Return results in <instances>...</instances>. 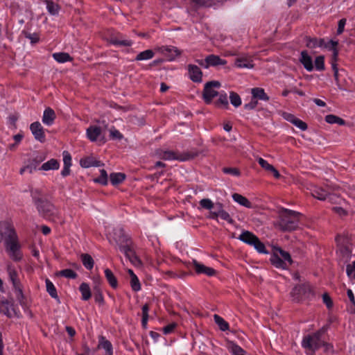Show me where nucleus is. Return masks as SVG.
<instances>
[{"instance_id":"nucleus-1","label":"nucleus","mask_w":355,"mask_h":355,"mask_svg":"<svg viewBox=\"0 0 355 355\" xmlns=\"http://www.w3.org/2000/svg\"><path fill=\"white\" fill-rule=\"evenodd\" d=\"M4 241L6 251L14 261L22 258L18 237L10 220L0 221V242Z\"/></svg>"},{"instance_id":"nucleus-2","label":"nucleus","mask_w":355,"mask_h":355,"mask_svg":"<svg viewBox=\"0 0 355 355\" xmlns=\"http://www.w3.org/2000/svg\"><path fill=\"white\" fill-rule=\"evenodd\" d=\"M300 215V213L297 211L284 209L279 222V228L285 231L295 230L298 225Z\"/></svg>"},{"instance_id":"nucleus-3","label":"nucleus","mask_w":355,"mask_h":355,"mask_svg":"<svg viewBox=\"0 0 355 355\" xmlns=\"http://www.w3.org/2000/svg\"><path fill=\"white\" fill-rule=\"evenodd\" d=\"M337 254L343 260L347 261L352 254V244L350 238L347 234L338 235L336 239Z\"/></svg>"},{"instance_id":"nucleus-4","label":"nucleus","mask_w":355,"mask_h":355,"mask_svg":"<svg viewBox=\"0 0 355 355\" xmlns=\"http://www.w3.org/2000/svg\"><path fill=\"white\" fill-rule=\"evenodd\" d=\"M320 332L318 331L304 337L302 341V346L308 354L313 353L323 344V341L320 338Z\"/></svg>"},{"instance_id":"nucleus-5","label":"nucleus","mask_w":355,"mask_h":355,"mask_svg":"<svg viewBox=\"0 0 355 355\" xmlns=\"http://www.w3.org/2000/svg\"><path fill=\"white\" fill-rule=\"evenodd\" d=\"M220 86V83L217 80L210 81L205 85L202 96L206 103H211L212 100L220 93L218 91Z\"/></svg>"},{"instance_id":"nucleus-6","label":"nucleus","mask_w":355,"mask_h":355,"mask_svg":"<svg viewBox=\"0 0 355 355\" xmlns=\"http://www.w3.org/2000/svg\"><path fill=\"white\" fill-rule=\"evenodd\" d=\"M338 44V41L335 40H329L328 42H325L324 40H311L308 44V46L311 47L319 46L322 48H324L329 51L333 52V58L336 60L338 55V51L337 49V46Z\"/></svg>"},{"instance_id":"nucleus-7","label":"nucleus","mask_w":355,"mask_h":355,"mask_svg":"<svg viewBox=\"0 0 355 355\" xmlns=\"http://www.w3.org/2000/svg\"><path fill=\"white\" fill-rule=\"evenodd\" d=\"M36 207L41 214L45 217L55 216L58 213L57 209L51 202L45 200H36Z\"/></svg>"},{"instance_id":"nucleus-8","label":"nucleus","mask_w":355,"mask_h":355,"mask_svg":"<svg viewBox=\"0 0 355 355\" xmlns=\"http://www.w3.org/2000/svg\"><path fill=\"white\" fill-rule=\"evenodd\" d=\"M198 63L205 69H208L210 67H216L219 65H225L227 61L221 59L219 56L211 54L207 56L205 60H198Z\"/></svg>"},{"instance_id":"nucleus-9","label":"nucleus","mask_w":355,"mask_h":355,"mask_svg":"<svg viewBox=\"0 0 355 355\" xmlns=\"http://www.w3.org/2000/svg\"><path fill=\"white\" fill-rule=\"evenodd\" d=\"M86 135L88 139L92 142H98L100 144L105 142L101 128L96 125L89 127L86 130Z\"/></svg>"},{"instance_id":"nucleus-10","label":"nucleus","mask_w":355,"mask_h":355,"mask_svg":"<svg viewBox=\"0 0 355 355\" xmlns=\"http://www.w3.org/2000/svg\"><path fill=\"white\" fill-rule=\"evenodd\" d=\"M209 217L213 219L220 217L230 224L234 223V220L232 218L230 215L225 210H224L223 205L220 202L216 204V209L211 211Z\"/></svg>"},{"instance_id":"nucleus-11","label":"nucleus","mask_w":355,"mask_h":355,"mask_svg":"<svg viewBox=\"0 0 355 355\" xmlns=\"http://www.w3.org/2000/svg\"><path fill=\"white\" fill-rule=\"evenodd\" d=\"M8 272L9 275L10 279L11 280L12 285L15 288V292L17 293V296L19 300L24 299V294L22 291V286L20 284L19 280L17 278V273L16 270L11 268L8 267Z\"/></svg>"},{"instance_id":"nucleus-12","label":"nucleus","mask_w":355,"mask_h":355,"mask_svg":"<svg viewBox=\"0 0 355 355\" xmlns=\"http://www.w3.org/2000/svg\"><path fill=\"white\" fill-rule=\"evenodd\" d=\"M234 66L240 69H252L254 67L252 57L249 54H242L236 59Z\"/></svg>"},{"instance_id":"nucleus-13","label":"nucleus","mask_w":355,"mask_h":355,"mask_svg":"<svg viewBox=\"0 0 355 355\" xmlns=\"http://www.w3.org/2000/svg\"><path fill=\"white\" fill-rule=\"evenodd\" d=\"M157 153L161 159L164 160L185 161L187 159V156L171 150H159Z\"/></svg>"},{"instance_id":"nucleus-14","label":"nucleus","mask_w":355,"mask_h":355,"mask_svg":"<svg viewBox=\"0 0 355 355\" xmlns=\"http://www.w3.org/2000/svg\"><path fill=\"white\" fill-rule=\"evenodd\" d=\"M157 50L161 52L163 55L167 57L168 60L170 61L173 60L175 58L179 56L181 52L175 46H162L157 48Z\"/></svg>"},{"instance_id":"nucleus-15","label":"nucleus","mask_w":355,"mask_h":355,"mask_svg":"<svg viewBox=\"0 0 355 355\" xmlns=\"http://www.w3.org/2000/svg\"><path fill=\"white\" fill-rule=\"evenodd\" d=\"M329 199L331 201L335 200L338 202L340 206L334 207L333 211L340 216H345L347 214V211L344 205H346V202L344 199L340 198L339 197L335 196H330Z\"/></svg>"},{"instance_id":"nucleus-16","label":"nucleus","mask_w":355,"mask_h":355,"mask_svg":"<svg viewBox=\"0 0 355 355\" xmlns=\"http://www.w3.org/2000/svg\"><path fill=\"white\" fill-rule=\"evenodd\" d=\"M30 130L33 135L35 139L40 142L44 141L45 135L44 132V129L40 122H34L31 124Z\"/></svg>"},{"instance_id":"nucleus-17","label":"nucleus","mask_w":355,"mask_h":355,"mask_svg":"<svg viewBox=\"0 0 355 355\" xmlns=\"http://www.w3.org/2000/svg\"><path fill=\"white\" fill-rule=\"evenodd\" d=\"M0 312L8 317L15 315L13 304L3 297H0Z\"/></svg>"},{"instance_id":"nucleus-18","label":"nucleus","mask_w":355,"mask_h":355,"mask_svg":"<svg viewBox=\"0 0 355 355\" xmlns=\"http://www.w3.org/2000/svg\"><path fill=\"white\" fill-rule=\"evenodd\" d=\"M188 73L190 79L195 83H201L202 81V72L200 69L193 64L188 65Z\"/></svg>"},{"instance_id":"nucleus-19","label":"nucleus","mask_w":355,"mask_h":355,"mask_svg":"<svg viewBox=\"0 0 355 355\" xmlns=\"http://www.w3.org/2000/svg\"><path fill=\"white\" fill-rule=\"evenodd\" d=\"M193 264L194 269L198 274H205L209 277L214 276L216 274V270L214 268L206 266L196 260L193 261Z\"/></svg>"},{"instance_id":"nucleus-20","label":"nucleus","mask_w":355,"mask_h":355,"mask_svg":"<svg viewBox=\"0 0 355 355\" xmlns=\"http://www.w3.org/2000/svg\"><path fill=\"white\" fill-rule=\"evenodd\" d=\"M193 264L194 269L198 274H205L209 277L214 276L216 274V270L214 268L206 266L196 260L193 261Z\"/></svg>"},{"instance_id":"nucleus-21","label":"nucleus","mask_w":355,"mask_h":355,"mask_svg":"<svg viewBox=\"0 0 355 355\" xmlns=\"http://www.w3.org/2000/svg\"><path fill=\"white\" fill-rule=\"evenodd\" d=\"M272 264L277 268L286 269L291 265L288 262L279 257V254L275 251L270 257Z\"/></svg>"},{"instance_id":"nucleus-22","label":"nucleus","mask_w":355,"mask_h":355,"mask_svg":"<svg viewBox=\"0 0 355 355\" xmlns=\"http://www.w3.org/2000/svg\"><path fill=\"white\" fill-rule=\"evenodd\" d=\"M55 119V112L50 107L46 108L42 116V123L46 125L51 126L53 124Z\"/></svg>"},{"instance_id":"nucleus-23","label":"nucleus","mask_w":355,"mask_h":355,"mask_svg":"<svg viewBox=\"0 0 355 355\" xmlns=\"http://www.w3.org/2000/svg\"><path fill=\"white\" fill-rule=\"evenodd\" d=\"M300 60L301 63L303 64L304 67L308 71H313L314 67L313 64L312 58L306 51H302L301 53Z\"/></svg>"},{"instance_id":"nucleus-24","label":"nucleus","mask_w":355,"mask_h":355,"mask_svg":"<svg viewBox=\"0 0 355 355\" xmlns=\"http://www.w3.org/2000/svg\"><path fill=\"white\" fill-rule=\"evenodd\" d=\"M98 347L105 352V355H113V347L112 343L104 337L99 338Z\"/></svg>"},{"instance_id":"nucleus-25","label":"nucleus","mask_w":355,"mask_h":355,"mask_svg":"<svg viewBox=\"0 0 355 355\" xmlns=\"http://www.w3.org/2000/svg\"><path fill=\"white\" fill-rule=\"evenodd\" d=\"M238 239L243 243L252 245L257 236L249 231H243Z\"/></svg>"},{"instance_id":"nucleus-26","label":"nucleus","mask_w":355,"mask_h":355,"mask_svg":"<svg viewBox=\"0 0 355 355\" xmlns=\"http://www.w3.org/2000/svg\"><path fill=\"white\" fill-rule=\"evenodd\" d=\"M80 164L83 168H89L92 166H100L101 163L100 161L96 160L93 157H86L82 158L80 161Z\"/></svg>"},{"instance_id":"nucleus-27","label":"nucleus","mask_w":355,"mask_h":355,"mask_svg":"<svg viewBox=\"0 0 355 355\" xmlns=\"http://www.w3.org/2000/svg\"><path fill=\"white\" fill-rule=\"evenodd\" d=\"M232 199L234 202L240 205L241 206L245 207L246 208H252V205L250 202V200L246 198L245 196L239 194V193H234L232 196Z\"/></svg>"},{"instance_id":"nucleus-28","label":"nucleus","mask_w":355,"mask_h":355,"mask_svg":"<svg viewBox=\"0 0 355 355\" xmlns=\"http://www.w3.org/2000/svg\"><path fill=\"white\" fill-rule=\"evenodd\" d=\"M311 194L314 198L320 200H324L327 199L329 193L322 188L314 187L311 190Z\"/></svg>"},{"instance_id":"nucleus-29","label":"nucleus","mask_w":355,"mask_h":355,"mask_svg":"<svg viewBox=\"0 0 355 355\" xmlns=\"http://www.w3.org/2000/svg\"><path fill=\"white\" fill-rule=\"evenodd\" d=\"M60 167V163L57 159H51L50 160L44 162L40 167V170L42 171H50V170H57Z\"/></svg>"},{"instance_id":"nucleus-30","label":"nucleus","mask_w":355,"mask_h":355,"mask_svg":"<svg viewBox=\"0 0 355 355\" xmlns=\"http://www.w3.org/2000/svg\"><path fill=\"white\" fill-rule=\"evenodd\" d=\"M251 94L253 98L259 99L261 101H268L269 99L267 94L265 93L264 89L259 87H255L252 89Z\"/></svg>"},{"instance_id":"nucleus-31","label":"nucleus","mask_w":355,"mask_h":355,"mask_svg":"<svg viewBox=\"0 0 355 355\" xmlns=\"http://www.w3.org/2000/svg\"><path fill=\"white\" fill-rule=\"evenodd\" d=\"M79 290L81 293L83 300L87 301L91 297V290L89 286L87 284L82 283L80 285Z\"/></svg>"},{"instance_id":"nucleus-32","label":"nucleus","mask_w":355,"mask_h":355,"mask_svg":"<svg viewBox=\"0 0 355 355\" xmlns=\"http://www.w3.org/2000/svg\"><path fill=\"white\" fill-rule=\"evenodd\" d=\"M227 348L232 355H245V352L238 345L230 342L227 345Z\"/></svg>"},{"instance_id":"nucleus-33","label":"nucleus","mask_w":355,"mask_h":355,"mask_svg":"<svg viewBox=\"0 0 355 355\" xmlns=\"http://www.w3.org/2000/svg\"><path fill=\"white\" fill-rule=\"evenodd\" d=\"M325 121L329 124H338L340 125H345V121L339 116L334 114H328L325 116Z\"/></svg>"},{"instance_id":"nucleus-34","label":"nucleus","mask_w":355,"mask_h":355,"mask_svg":"<svg viewBox=\"0 0 355 355\" xmlns=\"http://www.w3.org/2000/svg\"><path fill=\"white\" fill-rule=\"evenodd\" d=\"M214 320L221 331H225L229 329L228 323L222 317L216 314L214 315Z\"/></svg>"},{"instance_id":"nucleus-35","label":"nucleus","mask_w":355,"mask_h":355,"mask_svg":"<svg viewBox=\"0 0 355 355\" xmlns=\"http://www.w3.org/2000/svg\"><path fill=\"white\" fill-rule=\"evenodd\" d=\"M218 96V98L216 102V105L221 107H227L229 103L227 94L225 92H223Z\"/></svg>"},{"instance_id":"nucleus-36","label":"nucleus","mask_w":355,"mask_h":355,"mask_svg":"<svg viewBox=\"0 0 355 355\" xmlns=\"http://www.w3.org/2000/svg\"><path fill=\"white\" fill-rule=\"evenodd\" d=\"M105 277L108 281L109 284L112 288H116L118 286L117 280L114 275L113 272L108 268H106L104 271Z\"/></svg>"},{"instance_id":"nucleus-37","label":"nucleus","mask_w":355,"mask_h":355,"mask_svg":"<svg viewBox=\"0 0 355 355\" xmlns=\"http://www.w3.org/2000/svg\"><path fill=\"white\" fill-rule=\"evenodd\" d=\"M81 260L83 266L89 270H91L94 267V260L92 257L88 254H84L81 255Z\"/></svg>"},{"instance_id":"nucleus-38","label":"nucleus","mask_w":355,"mask_h":355,"mask_svg":"<svg viewBox=\"0 0 355 355\" xmlns=\"http://www.w3.org/2000/svg\"><path fill=\"white\" fill-rule=\"evenodd\" d=\"M154 52L152 50L148 49L140 52L136 57V60H148L153 58Z\"/></svg>"},{"instance_id":"nucleus-39","label":"nucleus","mask_w":355,"mask_h":355,"mask_svg":"<svg viewBox=\"0 0 355 355\" xmlns=\"http://www.w3.org/2000/svg\"><path fill=\"white\" fill-rule=\"evenodd\" d=\"M46 9L51 15H56L58 14L59 6L58 4H56L49 0H46Z\"/></svg>"},{"instance_id":"nucleus-40","label":"nucleus","mask_w":355,"mask_h":355,"mask_svg":"<svg viewBox=\"0 0 355 355\" xmlns=\"http://www.w3.org/2000/svg\"><path fill=\"white\" fill-rule=\"evenodd\" d=\"M53 58L60 63H64L70 60V56L67 53H55L53 54Z\"/></svg>"},{"instance_id":"nucleus-41","label":"nucleus","mask_w":355,"mask_h":355,"mask_svg":"<svg viewBox=\"0 0 355 355\" xmlns=\"http://www.w3.org/2000/svg\"><path fill=\"white\" fill-rule=\"evenodd\" d=\"M125 178V175L121 173H112L110 175V181L113 185H116L122 182Z\"/></svg>"},{"instance_id":"nucleus-42","label":"nucleus","mask_w":355,"mask_h":355,"mask_svg":"<svg viewBox=\"0 0 355 355\" xmlns=\"http://www.w3.org/2000/svg\"><path fill=\"white\" fill-rule=\"evenodd\" d=\"M46 291L49 294L55 299H58V296L57 294L56 288L54 286L53 284L49 279L46 280Z\"/></svg>"},{"instance_id":"nucleus-43","label":"nucleus","mask_w":355,"mask_h":355,"mask_svg":"<svg viewBox=\"0 0 355 355\" xmlns=\"http://www.w3.org/2000/svg\"><path fill=\"white\" fill-rule=\"evenodd\" d=\"M200 205L205 209H207V210H209L210 212L211 211H214L213 209L215 208L216 209V205L214 206V204L213 203V202L209 199V198H204V199H202L200 201Z\"/></svg>"},{"instance_id":"nucleus-44","label":"nucleus","mask_w":355,"mask_h":355,"mask_svg":"<svg viewBox=\"0 0 355 355\" xmlns=\"http://www.w3.org/2000/svg\"><path fill=\"white\" fill-rule=\"evenodd\" d=\"M95 182L99 183L102 185L107 184V173L104 169L100 170V176L94 180Z\"/></svg>"},{"instance_id":"nucleus-45","label":"nucleus","mask_w":355,"mask_h":355,"mask_svg":"<svg viewBox=\"0 0 355 355\" xmlns=\"http://www.w3.org/2000/svg\"><path fill=\"white\" fill-rule=\"evenodd\" d=\"M252 246L257 250L258 252L262 254H268V252L266 250L264 244L259 239L258 237L254 241V243L252 244Z\"/></svg>"},{"instance_id":"nucleus-46","label":"nucleus","mask_w":355,"mask_h":355,"mask_svg":"<svg viewBox=\"0 0 355 355\" xmlns=\"http://www.w3.org/2000/svg\"><path fill=\"white\" fill-rule=\"evenodd\" d=\"M275 251L279 254V257H281L282 259L285 260L291 264L292 263V259L288 252L283 250L279 248H275Z\"/></svg>"},{"instance_id":"nucleus-47","label":"nucleus","mask_w":355,"mask_h":355,"mask_svg":"<svg viewBox=\"0 0 355 355\" xmlns=\"http://www.w3.org/2000/svg\"><path fill=\"white\" fill-rule=\"evenodd\" d=\"M230 100L232 105L236 107H238L241 105V99L240 96L233 92L230 94Z\"/></svg>"},{"instance_id":"nucleus-48","label":"nucleus","mask_w":355,"mask_h":355,"mask_svg":"<svg viewBox=\"0 0 355 355\" xmlns=\"http://www.w3.org/2000/svg\"><path fill=\"white\" fill-rule=\"evenodd\" d=\"M346 272L350 279H355V260L347 266Z\"/></svg>"},{"instance_id":"nucleus-49","label":"nucleus","mask_w":355,"mask_h":355,"mask_svg":"<svg viewBox=\"0 0 355 355\" xmlns=\"http://www.w3.org/2000/svg\"><path fill=\"white\" fill-rule=\"evenodd\" d=\"M59 275L70 279H75L77 277L76 273L71 269L62 270L59 272Z\"/></svg>"},{"instance_id":"nucleus-50","label":"nucleus","mask_w":355,"mask_h":355,"mask_svg":"<svg viewBox=\"0 0 355 355\" xmlns=\"http://www.w3.org/2000/svg\"><path fill=\"white\" fill-rule=\"evenodd\" d=\"M315 67L318 71H322L324 69V62L323 56H318L315 60Z\"/></svg>"},{"instance_id":"nucleus-51","label":"nucleus","mask_w":355,"mask_h":355,"mask_svg":"<svg viewBox=\"0 0 355 355\" xmlns=\"http://www.w3.org/2000/svg\"><path fill=\"white\" fill-rule=\"evenodd\" d=\"M31 196L36 205V200H44L43 195L40 189H35L31 191Z\"/></svg>"},{"instance_id":"nucleus-52","label":"nucleus","mask_w":355,"mask_h":355,"mask_svg":"<svg viewBox=\"0 0 355 355\" xmlns=\"http://www.w3.org/2000/svg\"><path fill=\"white\" fill-rule=\"evenodd\" d=\"M130 285L133 291H139L141 289V285L137 277H133L130 280Z\"/></svg>"},{"instance_id":"nucleus-53","label":"nucleus","mask_w":355,"mask_h":355,"mask_svg":"<svg viewBox=\"0 0 355 355\" xmlns=\"http://www.w3.org/2000/svg\"><path fill=\"white\" fill-rule=\"evenodd\" d=\"M63 163L64 166H71V156L68 151H64L62 153Z\"/></svg>"},{"instance_id":"nucleus-54","label":"nucleus","mask_w":355,"mask_h":355,"mask_svg":"<svg viewBox=\"0 0 355 355\" xmlns=\"http://www.w3.org/2000/svg\"><path fill=\"white\" fill-rule=\"evenodd\" d=\"M295 126L300 129L301 130H306L307 129V125L306 123L302 121L298 118H296L293 123Z\"/></svg>"},{"instance_id":"nucleus-55","label":"nucleus","mask_w":355,"mask_h":355,"mask_svg":"<svg viewBox=\"0 0 355 355\" xmlns=\"http://www.w3.org/2000/svg\"><path fill=\"white\" fill-rule=\"evenodd\" d=\"M282 117L286 120L287 121H289L290 123H293L294 121L295 120V119L297 118L295 116H294L293 114L291 113H288V112H283L282 113Z\"/></svg>"},{"instance_id":"nucleus-56","label":"nucleus","mask_w":355,"mask_h":355,"mask_svg":"<svg viewBox=\"0 0 355 355\" xmlns=\"http://www.w3.org/2000/svg\"><path fill=\"white\" fill-rule=\"evenodd\" d=\"M257 162L259 164V165L265 170H267L271 165L266 160L261 157H258Z\"/></svg>"},{"instance_id":"nucleus-57","label":"nucleus","mask_w":355,"mask_h":355,"mask_svg":"<svg viewBox=\"0 0 355 355\" xmlns=\"http://www.w3.org/2000/svg\"><path fill=\"white\" fill-rule=\"evenodd\" d=\"M322 300L328 308H331L332 306L333 303L331 297L327 293L323 294Z\"/></svg>"},{"instance_id":"nucleus-58","label":"nucleus","mask_w":355,"mask_h":355,"mask_svg":"<svg viewBox=\"0 0 355 355\" xmlns=\"http://www.w3.org/2000/svg\"><path fill=\"white\" fill-rule=\"evenodd\" d=\"M346 24V19H342L338 22V29H337V33L341 34L344 31L345 26Z\"/></svg>"},{"instance_id":"nucleus-59","label":"nucleus","mask_w":355,"mask_h":355,"mask_svg":"<svg viewBox=\"0 0 355 355\" xmlns=\"http://www.w3.org/2000/svg\"><path fill=\"white\" fill-rule=\"evenodd\" d=\"M257 103L258 102L257 99L252 98V101L249 103L245 105V107L248 110H252L257 107Z\"/></svg>"},{"instance_id":"nucleus-60","label":"nucleus","mask_w":355,"mask_h":355,"mask_svg":"<svg viewBox=\"0 0 355 355\" xmlns=\"http://www.w3.org/2000/svg\"><path fill=\"white\" fill-rule=\"evenodd\" d=\"M110 136L112 137V139H119L122 138L121 134L119 132V131H118L116 129H113V130H110Z\"/></svg>"},{"instance_id":"nucleus-61","label":"nucleus","mask_w":355,"mask_h":355,"mask_svg":"<svg viewBox=\"0 0 355 355\" xmlns=\"http://www.w3.org/2000/svg\"><path fill=\"white\" fill-rule=\"evenodd\" d=\"M113 239L116 243H119L123 241L122 230H119V234L114 233Z\"/></svg>"},{"instance_id":"nucleus-62","label":"nucleus","mask_w":355,"mask_h":355,"mask_svg":"<svg viewBox=\"0 0 355 355\" xmlns=\"http://www.w3.org/2000/svg\"><path fill=\"white\" fill-rule=\"evenodd\" d=\"M175 324H170L166 326L165 327H164L163 331H164V334H168L171 333L175 328Z\"/></svg>"},{"instance_id":"nucleus-63","label":"nucleus","mask_w":355,"mask_h":355,"mask_svg":"<svg viewBox=\"0 0 355 355\" xmlns=\"http://www.w3.org/2000/svg\"><path fill=\"white\" fill-rule=\"evenodd\" d=\"M23 138L24 135L22 133H18L13 137V139L15 141L16 144H19Z\"/></svg>"},{"instance_id":"nucleus-64","label":"nucleus","mask_w":355,"mask_h":355,"mask_svg":"<svg viewBox=\"0 0 355 355\" xmlns=\"http://www.w3.org/2000/svg\"><path fill=\"white\" fill-rule=\"evenodd\" d=\"M347 296L352 303H353L355 305V298L354 293L352 290L348 289L347 291Z\"/></svg>"}]
</instances>
